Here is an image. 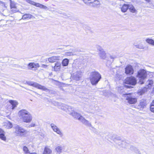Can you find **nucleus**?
Listing matches in <instances>:
<instances>
[{"label":"nucleus","instance_id":"nucleus-1","mask_svg":"<svg viewBox=\"0 0 154 154\" xmlns=\"http://www.w3.org/2000/svg\"><path fill=\"white\" fill-rule=\"evenodd\" d=\"M18 115L20 118L24 122L29 123L32 120L31 115L25 109H22L19 111Z\"/></svg>","mask_w":154,"mask_h":154},{"label":"nucleus","instance_id":"nucleus-2","mask_svg":"<svg viewBox=\"0 0 154 154\" xmlns=\"http://www.w3.org/2000/svg\"><path fill=\"white\" fill-rule=\"evenodd\" d=\"M101 78L100 74L97 71H94L91 72L90 79L93 85H96Z\"/></svg>","mask_w":154,"mask_h":154},{"label":"nucleus","instance_id":"nucleus-3","mask_svg":"<svg viewBox=\"0 0 154 154\" xmlns=\"http://www.w3.org/2000/svg\"><path fill=\"white\" fill-rule=\"evenodd\" d=\"M73 113L74 115H73L74 117L78 119L83 124L87 127H92L91 123L85 119L84 117L80 115L79 113Z\"/></svg>","mask_w":154,"mask_h":154},{"label":"nucleus","instance_id":"nucleus-4","mask_svg":"<svg viewBox=\"0 0 154 154\" xmlns=\"http://www.w3.org/2000/svg\"><path fill=\"white\" fill-rule=\"evenodd\" d=\"M146 71L143 69L140 70L138 72L137 76L139 79V82L140 84L144 83V80L146 78Z\"/></svg>","mask_w":154,"mask_h":154},{"label":"nucleus","instance_id":"nucleus-5","mask_svg":"<svg viewBox=\"0 0 154 154\" xmlns=\"http://www.w3.org/2000/svg\"><path fill=\"white\" fill-rule=\"evenodd\" d=\"M124 97L127 100L128 103L130 104H134L137 102V99L135 97L131 95V93L124 94Z\"/></svg>","mask_w":154,"mask_h":154},{"label":"nucleus","instance_id":"nucleus-6","mask_svg":"<svg viewBox=\"0 0 154 154\" xmlns=\"http://www.w3.org/2000/svg\"><path fill=\"white\" fill-rule=\"evenodd\" d=\"M112 139L119 146L123 148L125 147L127 143L125 141L121 140L120 137L114 134L112 136Z\"/></svg>","mask_w":154,"mask_h":154},{"label":"nucleus","instance_id":"nucleus-7","mask_svg":"<svg viewBox=\"0 0 154 154\" xmlns=\"http://www.w3.org/2000/svg\"><path fill=\"white\" fill-rule=\"evenodd\" d=\"M26 83L29 85L36 88L38 89L46 91H49V89L46 88L45 86H43L37 82L31 81H28L26 82Z\"/></svg>","mask_w":154,"mask_h":154},{"label":"nucleus","instance_id":"nucleus-8","mask_svg":"<svg viewBox=\"0 0 154 154\" xmlns=\"http://www.w3.org/2000/svg\"><path fill=\"white\" fill-rule=\"evenodd\" d=\"M15 132L18 136H22L24 134L26 133V130L18 125L15 126Z\"/></svg>","mask_w":154,"mask_h":154},{"label":"nucleus","instance_id":"nucleus-9","mask_svg":"<svg viewBox=\"0 0 154 154\" xmlns=\"http://www.w3.org/2000/svg\"><path fill=\"white\" fill-rule=\"evenodd\" d=\"M125 83L130 85H135L137 83V80L135 77L131 76L126 79Z\"/></svg>","mask_w":154,"mask_h":154},{"label":"nucleus","instance_id":"nucleus-10","mask_svg":"<svg viewBox=\"0 0 154 154\" xmlns=\"http://www.w3.org/2000/svg\"><path fill=\"white\" fill-rule=\"evenodd\" d=\"M26 1L27 2L41 8L44 9H46L48 8L47 6L39 3H36L31 0H26Z\"/></svg>","mask_w":154,"mask_h":154},{"label":"nucleus","instance_id":"nucleus-11","mask_svg":"<svg viewBox=\"0 0 154 154\" xmlns=\"http://www.w3.org/2000/svg\"><path fill=\"white\" fill-rule=\"evenodd\" d=\"M82 76V72L80 71H78L73 73L71 76L72 79L78 81L81 80Z\"/></svg>","mask_w":154,"mask_h":154},{"label":"nucleus","instance_id":"nucleus-12","mask_svg":"<svg viewBox=\"0 0 154 154\" xmlns=\"http://www.w3.org/2000/svg\"><path fill=\"white\" fill-rule=\"evenodd\" d=\"M62 109L68 113L72 116L73 117H74L73 115H74L73 113H77L74 111V108L70 106L65 105L64 107Z\"/></svg>","mask_w":154,"mask_h":154},{"label":"nucleus","instance_id":"nucleus-13","mask_svg":"<svg viewBox=\"0 0 154 154\" xmlns=\"http://www.w3.org/2000/svg\"><path fill=\"white\" fill-rule=\"evenodd\" d=\"M92 1L89 5V6L96 8H98L100 7V1L98 0H93Z\"/></svg>","mask_w":154,"mask_h":154},{"label":"nucleus","instance_id":"nucleus-14","mask_svg":"<svg viewBox=\"0 0 154 154\" xmlns=\"http://www.w3.org/2000/svg\"><path fill=\"white\" fill-rule=\"evenodd\" d=\"M125 73L126 74H132L133 73L134 70L132 67L131 65H129L125 68Z\"/></svg>","mask_w":154,"mask_h":154},{"label":"nucleus","instance_id":"nucleus-15","mask_svg":"<svg viewBox=\"0 0 154 154\" xmlns=\"http://www.w3.org/2000/svg\"><path fill=\"white\" fill-rule=\"evenodd\" d=\"M98 50L100 51L99 53V56L101 59H104L106 57V53L105 51H104L103 49L101 48L98 49Z\"/></svg>","mask_w":154,"mask_h":154},{"label":"nucleus","instance_id":"nucleus-16","mask_svg":"<svg viewBox=\"0 0 154 154\" xmlns=\"http://www.w3.org/2000/svg\"><path fill=\"white\" fill-rule=\"evenodd\" d=\"M35 17L32 15L29 14H24L21 18L23 20H25L27 18H34Z\"/></svg>","mask_w":154,"mask_h":154},{"label":"nucleus","instance_id":"nucleus-17","mask_svg":"<svg viewBox=\"0 0 154 154\" xmlns=\"http://www.w3.org/2000/svg\"><path fill=\"white\" fill-rule=\"evenodd\" d=\"M9 102L12 105V109H14L15 107H16L18 105V103L16 101L10 100L9 101Z\"/></svg>","mask_w":154,"mask_h":154},{"label":"nucleus","instance_id":"nucleus-18","mask_svg":"<svg viewBox=\"0 0 154 154\" xmlns=\"http://www.w3.org/2000/svg\"><path fill=\"white\" fill-rule=\"evenodd\" d=\"M146 105V101L144 100H142L140 101V102L138 105V106L141 108H143Z\"/></svg>","mask_w":154,"mask_h":154},{"label":"nucleus","instance_id":"nucleus-19","mask_svg":"<svg viewBox=\"0 0 154 154\" xmlns=\"http://www.w3.org/2000/svg\"><path fill=\"white\" fill-rule=\"evenodd\" d=\"M153 81L152 80H149L146 82V88H150L153 84Z\"/></svg>","mask_w":154,"mask_h":154},{"label":"nucleus","instance_id":"nucleus-20","mask_svg":"<svg viewBox=\"0 0 154 154\" xmlns=\"http://www.w3.org/2000/svg\"><path fill=\"white\" fill-rule=\"evenodd\" d=\"M129 5L124 4L121 8V11L123 12H126L128 9Z\"/></svg>","mask_w":154,"mask_h":154},{"label":"nucleus","instance_id":"nucleus-21","mask_svg":"<svg viewBox=\"0 0 154 154\" xmlns=\"http://www.w3.org/2000/svg\"><path fill=\"white\" fill-rule=\"evenodd\" d=\"M59 57L57 56H53L49 58L48 61L50 62H54L56 60H58Z\"/></svg>","mask_w":154,"mask_h":154},{"label":"nucleus","instance_id":"nucleus-22","mask_svg":"<svg viewBox=\"0 0 154 154\" xmlns=\"http://www.w3.org/2000/svg\"><path fill=\"white\" fill-rule=\"evenodd\" d=\"M61 64L60 63L57 62L55 64L54 69L56 71H57L59 69L60 67Z\"/></svg>","mask_w":154,"mask_h":154},{"label":"nucleus","instance_id":"nucleus-23","mask_svg":"<svg viewBox=\"0 0 154 154\" xmlns=\"http://www.w3.org/2000/svg\"><path fill=\"white\" fill-rule=\"evenodd\" d=\"M117 90L118 92H119L120 94H123V96L124 97V94H127L126 93H124V88L123 87H118L117 88Z\"/></svg>","mask_w":154,"mask_h":154},{"label":"nucleus","instance_id":"nucleus-24","mask_svg":"<svg viewBox=\"0 0 154 154\" xmlns=\"http://www.w3.org/2000/svg\"><path fill=\"white\" fill-rule=\"evenodd\" d=\"M69 60L68 59L65 58L62 61V63L63 66H67L69 63Z\"/></svg>","mask_w":154,"mask_h":154},{"label":"nucleus","instance_id":"nucleus-25","mask_svg":"<svg viewBox=\"0 0 154 154\" xmlns=\"http://www.w3.org/2000/svg\"><path fill=\"white\" fill-rule=\"evenodd\" d=\"M52 151L51 150L48 148L46 147L45 148L43 154H51Z\"/></svg>","mask_w":154,"mask_h":154},{"label":"nucleus","instance_id":"nucleus-26","mask_svg":"<svg viewBox=\"0 0 154 154\" xmlns=\"http://www.w3.org/2000/svg\"><path fill=\"white\" fill-rule=\"evenodd\" d=\"M128 9L130 12L132 13H134L136 11V10L134 6L131 5H129Z\"/></svg>","mask_w":154,"mask_h":154},{"label":"nucleus","instance_id":"nucleus-27","mask_svg":"<svg viewBox=\"0 0 154 154\" xmlns=\"http://www.w3.org/2000/svg\"><path fill=\"white\" fill-rule=\"evenodd\" d=\"M62 147L61 146H57L55 148L56 152L59 154H60L62 152Z\"/></svg>","mask_w":154,"mask_h":154},{"label":"nucleus","instance_id":"nucleus-28","mask_svg":"<svg viewBox=\"0 0 154 154\" xmlns=\"http://www.w3.org/2000/svg\"><path fill=\"white\" fill-rule=\"evenodd\" d=\"M146 41L147 43L152 45H154V40L150 38H148L146 40Z\"/></svg>","mask_w":154,"mask_h":154},{"label":"nucleus","instance_id":"nucleus-29","mask_svg":"<svg viewBox=\"0 0 154 154\" xmlns=\"http://www.w3.org/2000/svg\"><path fill=\"white\" fill-rule=\"evenodd\" d=\"M54 131L56 132L57 134H59L61 136V137L63 136V134L62 133L58 128H57L55 129V130H54Z\"/></svg>","mask_w":154,"mask_h":154},{"label":"nucleus","instance_id":"nucleus-30","mask_svg":"<svg viewBox=\"0 0 154 154\" xmlns=\"http://www.w3.org/2000/svg\"><path fill=\"white\" fill-rule=\"evenodd\" d=\"M150 109L151 112H154V100L151 103L150 106Z\"/></svg>","mask_w":154,"mask_h":154},{"label":"nucleus","instance_id":"nucleus-31","mask_svg":"<svg viewBox=\"0 0 154 154\" xmlns=\"http://www.w3.org/2000/svg\"><path fill=\"white\" fill-rule=\"evenodd\" d=\"M0 138L2 140H3L4 141H6V137L5 136V134L4 133H0Z\"/></svg>","mask_w":154,"mask_h":154},{"label":"nucleus","instance_id":"nucleus-32","mask_svg":"<svg viewBox=\"0 0 154 154\" xmlns=\"http://www.w3.org/2000/svg\"><path fill=\"white\" fill-rule=\"evenodd\" d=\"M10 1L11 8V9L13 8H16V7L15 3L14 2H12L11 0H10Z\"/></svg>","mask_w":154,"mask_h":154},{"label":"nucleus","instance_id":"nucleus-33","mask_svg":"<svg viewBox=\"0 0 154 154\" xmlns=\"http://www.w3.org/2000/svg\"><path fill=\"white\" fill-rule=\"evenodd\" d=\"M86 4L89 5L91 2H92V1H93V0H82Z\"/></svg>","mask_w":154,"mask_h":154},{"label":"nucleus","instance_id":"nucleus-34","mask_svg":"<svg viewBox=\"0 0 154 154\" xmlns=\"http://www.w3.org/2000/svg\"><path fill=\"white\" fill-rule=\"evenodd\" d=\"M23 150L25 153V154H27L29 152L28 148L26 146H24Z\"/></svg>","mask_w":154,"mask_h":154},{"label":"nucleus","instance_id":"nucleus-35","mask_svg":"<svg viewBox=\"0 0 154 154\" xmlns=\"http://www.w3.org/2000/svg\"><path fill=\"white\" fill-rule=\"evenodd\" d=\"M51 126L53 131L55 130V129L57 128H58L55 124L53 123H51Z\"/></svg>","mask_w":154,"mask_h":154},{"label":"nucleus","instance_id":"nucleus-36","mask_svg":"<svg viewBox=\"0 0 154 154\" xmlns=\"http://www.w3.org/2000/svg\"><path fill=\"white\" fill-rule=\"evenodd\" d=\"M34 63H30L28 64V66L31 68H34Z\"/></svg>","mask_w":154,"mask_h":154},{"label":"nucleus","instance_id":"nucleus-37","mask_svg":"<svg viewBox=\"0 0 154 154\" xmlns=\"http://www.w3.org/2000/svg\"><path fill=\"white\" fill-rule=\"evenodd\" d=\"M134 152L138 154H141L140 151L137 148H136L135 149Z\"/></svg>","mask_w":154,"mask_h":154},{"label":"nucleus","instance_id":"nucleus-38","mask_svg":"<svg viewBox=\"0 0 154 154\" xmlns=\"http://www.w3.org/2000/svg\"><path fill=\"white\" fill-rule=\"evenodd\" d=\"M136 148H135V147L131 146L130 147V149L132 151H134L135 149Z\"/></svg>","mask_w":154,"mask_h":154},{"label":"nucleus","instance_id":"nucleus-39","mask_svg":"<svg viewBox=\"0 0 154 154\" xmlns=\"http://www.w3.org/2000/svg\"><path fill=\"white\" fill-rule=\"evenodd\" d=\"M34 68L39 67V65L38 63H34Z\"/></svg>","mask_w":154,"mask_h":154},{"label":"nucleus","instance_id":"nucleus-40","mask_svg":"<svg viewBox=\"0 0 154 154\" xmlns=\"http://www.w3.org/2000/svg\"><path fill=\"white\" fill-rule=\"evenodd\" d=\"M36 126V125L34 123H31L30 125H29V128H30L32 127H34Z\"/></svg>","mask_w":154,"mask_h":154},{"label":"nucleus","instance_id":"nucleus-41","mask_svg":"<svg viewBox=\"0 0 154 154\" xmlns=\"http://www.w3.org/2000/svg\"><path fill=\"white\" fill-rule=\"evenodd\" d=\"M66 55H73V54L72 52H67L66 53Z\"/></svg>","mask_w":154,"mask_h":154},{"label":"nucleus","instance_id":"nucleus-42","mask_svg":"<svg viewBox=\"0 0 154 154\" xmlns=\"http://www.w3.org/2000/svg\"><path fill=\"white\" fill-rule=\"evenodd\" d=\"M48 66L46 65L42 64V65L41 67L43 68H46Z\"/></svg>","mask_w":154,"mask_h":154},{"label":"nucleus","instance_id":"nucleus-43","mask_svg":"<svg viewBox=\"0 0 154 154\" xmlns=\"http://www.w3.org/2000/svg\"><path fill=\"white\" fill-rule=\"evenodd\" d=\"M135 46L137 48H139V49H144L143 48H139V45H135Z\"/></svg>","mask_w":154,"mask_h":154},{"label":"nucleus","instance_id":"nucleus-44","mask_svg":"<svg viewBox=\"0 0 154 154\" xmlns=\"http://www.w3.org/2000/svg\"><path fill=\"white\" fill-rule=\"evenodd\" d=\"M2 4V6L5 5V3L4 2H3L1 1H0V4Z\"/></svg>","mask_w":154,"mask_h":154},{"label":"nucleus","instance_id":"nucleus-45","mask_svg":"<svg viewBox=\"0 0 154 154\" xmlns=\"http://www.w3.org/2000/svg\"><path fill=\"white\" fill-rule=\"evenodd\" d=\"M4 131L1 128H0V133H4Z\"/></svg>","mask_w":154,"mask_h":154},{"label":"nucleus","instance_id":"nucleus-46","mask_svg":"<svg viewBox=\"0 0 154 154\" xmlns=\"http://www.w3.org/2000/svg\"><path fill=\"white\" fill-rule=\"evenodd\" d=\"M125 86L127 88H130L131 87H132L130 85H125Z\"/></svg>","mask_w":154,"mask_h":154},{"label":"nucleus","instance_id":"nucleus-47","mask_svg":"<svg viewBox=\"0 0 154 154\" xmlns=\"http://www.w3.org/2000/svg\"><path fill=\"white\" fill-rule=\"evenodd\" d=\"M9 124H10V125L9 126V128H11L12 127V124L11 123H10Z\"/></svg>","mask_w":154,"mask_h":154},{"label":"nucleus","instance_id":"nucleus-48","mask_svg":"<svg viewBox=\"0 0 154 154\" xmlns=\"http://www.w3.org/2000/svg\"><path fill=\"white\" fill-rule=\"evenodd\" d=\"M27 154H37V153L35 152L30 153V152H29Z\"/></svg>","mask_w":154,"mask_h":154},{"label":"nucleus","instance_id":"nucleus-49","mask_svg":"<svg viewBox=\"0 0 154 154\" xmlns=\"http://www.w3.org/2000/svg\"><path fill=\"white\" fill-rule=\"evenodd\" d=\"M110 58H111V59H114V58H115V57H113L112 56H110Z\"/></svg>","mask_w":154,"mask_h":154},{"label":"nucleus","instance_id":"nucleus-50","mask_svg":"<svg viewBox=\"0 0 154 154\" xmlns=\"http://www.w3.org/2000/svg\"><path fill=\"white\" fill-rule=\"evenodd\" d=\"M32 91L34 92V93H35V94H37V95H38V94L36 92H35V91Z\"/></svg>","mask_w":154,"mask_h":154},{"label":"nucleus","instance_id":"nucleus-51","mask_svg":"<svg viewBox=\"0 0 154 154\" xmlns=\"http://www.w3.org/2000/svg\"><path fill=\"white\" fill-rule=\"evenodd\" d=\"M147 2H149V0H145Z\"/></svg>","mask_w":154,"mask_h":154},{"label":"nucleus","instance_id":"nucleus-52","mask_svg":"<svg viewBox=\"0 0 154 154\" xmlns=\"http://www.w3.org/2000/svg\"><path fill=\"white\" fill-rule=\"evenodd\" d=\"M139 48H143V46H139Z\"/></svg>","mask_w":154,"mask_h":154}]
</instances>
